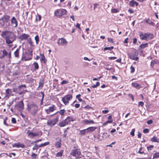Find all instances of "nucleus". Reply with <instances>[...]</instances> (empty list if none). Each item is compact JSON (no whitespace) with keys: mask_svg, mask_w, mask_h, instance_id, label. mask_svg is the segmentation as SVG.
I'll use <instances>...</instances> for the list:
<instances>
[{"mask_svg":"<svg viewBox=\"0 0 159 159\" xmlns=\"http://www.w3.org/2000/svg\"><path fill=\"white\" fill-rule=\"evenodd\" d=\"M1 35L5 39L7 45L12 43L16 39V37L14 33L8 30L2 31Z\"/></svg>","mask_w":159,"mask_h":159,"instance_id":"1","label":"nucleus"},{"mask_svg":"<svg viewBox=\"0 0 159 159\" xmlns=\"http://www.w3.org/2000/svg\"><path fill=\"white\" fill-rule=\"evenodd\" d=\"M27 109L32 115L34 116L38 111V107L35 104L31 103L28 105Z\"/></svg>","mask_w":159,"mask_h":159,"instance_id":"2","label":"nucleus"},{"mask_svg":"<svg viewBox=\"0 0 159 159\" xmlns=\"http://www.w3.org/2000/svg\"><path fill=\"white\" fill-rule=\"evenodd\" d=\"M10 18V16L6 15L4 16L1 19H0V21L1 22L0 23L2 26L5 28H7L8 26H9L10 25V24L8 23V24H7V23L9 20Z\"/></svg>","mask_w":159,"mask_h":159,"instance_id":"3","label":"nucleus"},{"mask_svg":"<svg viewBox=\"0 0 159 159\" xmlns=\"http://www.w3.org/2000/svg\"><path fill=\"white\" fill-rule=\"evenodd\" d=\"M74 148L75 149L72 150L70 153L71 155L75 157L76 158H80L81 156V152L80 149L77 148V147L75 146Z\"/></svg>","mask_w":159,"mask_h":159,"instance_id":"4","label":"nucleus"},{"mask_svg":"<svg viewBox=\"0 0 159 159\" xmlns=\"http://www.w3.org/2000/svg\"><path fill=\"white\" fill-rule=\"evenodd\" d=\"M140 37L142 40L148 41L152 39L153 35L150 34L141 33L139 35Z\"/></svg>","mask_w":159,"mask_h":159,"instance_id":"5","label":"nucleus"},{"mask_svg":"<svg viewBox=\"0 0 159 159\" xmlns=\"http://www.w3.org/2000/svg\"><path fill=\"white\" fill-rule=\"evenodd\" d=\"M58 120L59 116H57L52 119L48 120L47 123V125L51 127H52L57 124L58 122Z\"/></svg>","mask_w":159,"mask_h":159,"instance_id":"6","label":"nucleus"},{"mask_svg":"<svg viewBox=\"0 0 159 159\" xmlns=\"http://www.w3.org/2000/svg\"><path fill=\"white\" fill-rule=\"evenodd\" d=\"M67 11L64 9H59L56 10L54 14L56 16L60 17L66 13Z\"/></svg>","mask_w":159,"mask_h":159,"instance_id":"7","label":"nucleus"},{"mask_svg":"<svg viewBox=\"0 0 159 159\" xmlns=\"http://www.w3.org/2000/svg\"><path fill=\"white\" fill-rule=\"evenodd\" d=\"M72 98V96L71 94H68L62 98V101L64 104L66 105L69 103V101Z\"/></svg>","mask_w":159,"mask_h":159,"instance_id":"8","label":"nucleus"},{"mask_svg":"<svg viewBox=\"0 0 159 159\" xmlns=\"http://www.w3.org/2000/svg\"><path fill=\"white\" fill-rule=\"evenodd\" d=\"M11 25L14 28H16L18 25L17 21L14 16L12 17L11 20Z\"/></svg>","mask_w":159,"mask_h":159,"instance_id":"9","label":"nucleus"},{"mask_svg":"<svg viewBox=\"0 0 159 159\" xmlns=\"http://www.w3.org/2000/svg\"><path fill=\"white\" fill-rule=\"evenodd\" d=\"M67 43V42L66 39L63 38L59 39L57 41V44L59 45H66Z\"/></svg>","mask_w":159,"mask_h":159,"instance_id":"10","label":"nucleus"},{"mask_svg":"<svg viewBox=\"0 0 159 159\" xmlns=\"http://www.w3.org/2000/svg\"><path fill=\"white\" fill-rule=\"evenodd\" d=\"M18 110L20 111L24 109V103L22 101L19 102L16 106Z\"/></svg>","mask_w":159,"mask_h":159,"instance_id":"11","label":"nucleus"},{"mask_svg":"<svg viewBox=\"0 0 159 159\" xmlns=\"http://www.w3.org/2000/svg\"><path fill=\"white\" fill-rule=\"evenodd\" d=\"M44 80L43 78L39 79V86L37 89L38 90L42 89L43 88L44 85Z\"/></svg>","mask_w":159,"mask_h":159,"instance_id":"12","label":"nucleus"},{"mask_svg":"<svg viewBox=\"0 0 159 159\" xmlns=\"http://www.w3.org/2000/svg\"><path fill=\"white\" fill-rule=\"evenodd\" d=\"M29 36V35L28 34H23L21 35L18 38L21 40L27 39Z\"/></svg>","mask_w":159,"mask_h":159,"instance_id":"13","label":"nucleus"},{"mask_svg":"<svg viewBox=\"0 0 159 159\" xmlns=\"http://www.w3.org/2000/svg\"><path fill=\"white\" fill-rule=\"evenodd\" d=\"M12 90L11 89H7L5 90V98L9 97L11 94Z\"/></svg>","mask_w":159,"mask_h":159,"instance_id":"14","label":"nucleus"},{"mask_svg":"<svg viewBox=\"0 0 159 159\" xmlns=\"http://www.w3.org/2000/svg\"><path fill=\"white\" fill-rule=\"evenodd\" d=\"M28 135L30 137H33L38 136L39 133H33L32 132H30V130H28L27 132Z\"/></svg>","mask_w":159,"mask_h":159,"instance_id":"15","label":"nucleus"},{"mask_svg":"<svg viewBox=\"0 0 159 159\" xmlns=\"http://www.w3.org/2000/svg\"><path fill=\"white\" fill-rule=\"evenodd\" d=\"M65 120L68 125L70 121H74L75 120V119L72 117L68 116Z\"/></svg>","mask_w":159,"mask_h":159,"instance_id":"16","label":"nucleus"},{"mask_svg":"<svg viewBox=\"0 0 159 159\" xmlns=\"http://www.w3.org/2000/svg\"><path fill=\"white\" fill-rule=\"evenodd\" d=\"M13 147H15L16 148H24L25 147V145L23 144H21L20 143H15L13 146Z\"/></svg>","mask_w":159,"mask_h":159,"instance_id":"17","label":"nucleus"},{"mask_svg":"<svg viewBox=\"0 0 159 159\" xmlns=\"http://www.w3.org/2000/svg\"><path fill=\"white\" fill-rule=\"evenodd\" d=\"M108 118L109 119H110V120H108L106 122L104 123L103 124V126H106L107 125L108 123H111L113 121V120L112 119V116L111 115L110 116H108Z\"/></svg>","mask_w":159,"mask_h":159,"instance_id":"18","label":"nucleus"},{"mask_svg":"<svg viewBox=\"0 0 159 159\" xmlns=\"http://www.w3.org/2000/svg\"><path fill=\"white\" fill-rule=\"evenodd\" d=\"M83 122L84 124L85 125L95 123V122L93 120H84Z\"/></svg>","mask_w":159,"mask_h":159,"instance_id":"19","label":"nucleus"},{"mask_svg":"<svg viewBox=\"0 0 159 159\" xmlns=\"http://www.w3.org/2000/svg\"><path fill=\"white\" fill-rule=\"evenodd\" d=\"M130 5L132 7H134L135 6H137L138 5V3L133 0L129 2Z\"/></svg>","mask_w":159,"mask_h":159,"instance_id":"20","label":"nucleus"},{"mask_svg":"<svg viewBox=\"0 0 159 159\" xmlns=\"http://www.w3.org/2000/svg\"><path fill=\"white\" fill-rule=\"evenodd\" d=\"M97 129V127L92 126L89 127L87 128V131L88 133L94 131Z\"/></svg>","mask_w":159,"mask_h":159,"instance_id":"21","label":"nucleus"},{"mask_svg":"<svg viewBox=\"0 0 159 159\" xmlns=\"http://www.w3.org/2000/svg\"><path fill=\"white\" fill-rule=\"evenodd\" d=\"M132 85L134 87L138 89L141 88V85L139 84L136 83H133L132 84Z\"/></svg>","mask_w":159,"mask_h":159,"instance_id":"22","label":"nucleus"},{"mask_svg":"<svg viewBox=\"0 0 159 159\" xmlns=\"http://www.w3.org/2000/svg\"><path fill=\"white\" fill-rule=\"evenodd\" d=\"M67 124L66 123V122L64 120L62 121L61 122H60L58 124V125L61 127H64Z\"/></svg>","mask_w":159,"mask_h":159,"instance_id":"23","label":"nucleus"},{"mask_svg":"<svg viewBox=\"0 0 159 159\" xmlns=\"http://www.w3.org/2000/svg\"><path fill=\"white\" fill-rule=\"evenodd\" d=\"M129 57L132 60H134L136 61H137L139 59V57H136V56L135 54L134 55H130L129 56Z\"/></svg>","mask_w":159,"mask_h":159,"instance_id":"24","label":"nucleus"},{"mask_svg":"<svg viewBox=\"0 0 159 159\" xmlns=\"http://www.w3.org/2000/svg\"><path fill=\"white\" fill-rule=\"evenodd\" d=\"M27 42L29 43L31 47H34V46L33 44V42L32 41L31 38H28L27 39Z\"/></svg>","mask_w":159,"mask_h":159,"instance_id":"25","label":"nucleus"},{"mask_svg":"<svg viewBox=\"0 0 159 159\" xmlns=\"http://www.w3.org/2000/svg\"><path fill=\"white\" fill-rule=\"evenodd\" d=\"M61 140L60 139L56 142L55 146L57 148H60L61 147Z\"/></svg>","mask_w":159,"mask_h":159,"instance_id":"26","label":"nucleus"},{"mask_svg":"<svg viewBox=\"0 0 159 159\" xmlns=\"http://www.w3.org/2000/svg\"><path fill=\"white\" fill-rule=\"evenodd\" d=\"M148 46V44L147 43L142 44L139 46V48H140L144 49L147 47Z\"/></svg>","mask_w":159,"mask_h":159,"instance_id":"27","label":"nucleus"},{"mask_svg":"<svg viewBox=\"0 0 159 159\" xmlns=\"http://www.w3.org/2000/svg\"><path fill=\"white\" fill-rule=\"evenodd\" d=\"M151 140L152 142H155L157 143H158L159 139L156 136H154L153 138L151 139Z\"/></svg>","mask_w":159,"mask_h":159,"instance_id":"28","label":"nucleus"},{"mask_svg":"<svg viewBox=\"0 0 159 159\" xmlns=\"http://www.w3.org/2000/svg\"><path fill=\"white\" fill-rule=\"evenodd\" d=\"M87 129L81 130L80 131V134L81 135H84L86 133H88Z\"/></svg>","mask_w":159,"mask_h":159,"instance_id":"29","label":"nucleus"},{"mask_svg":"<svg viewBox=\"0 0 159 159\" xmlns=\"http://www.w3.org/2000/svg\"><path fill=\"white\" fill-rule=\"evenodd\" d=\"M48 109L51 112H52L56 109V107L54 105H53L52 107H49Z\"/></svg>","mask_w":159,"mask_h":159,"instance_id":"30","label":"nucleus"},{"mask_svg":"<svg viewBox=\"0 0 159 159\" xmlns=\"http://www.w3.org/2000/svg\"><path fill=\"white\" fill-rule=\"evenodd\" d=\"M19 49H17L14 52V55L16 57H18L19 56Z\"/></svg>","mask_w":159,"mask_h":159,"instance_id":"31","label":"nucleus"},{"mask_svg":"<svg viewBox=\"0 0 159 159\" xmlns=\"http://www.w3.org/2000/svg\"><path fill=\"white\" fill-rule=\"evenodd\" d=\"M34 39L36 44H37L39 41V36L38 35H36L34 37Z\"/></svg>","mask_w":159,"mask_h":159,"instance_id":"32","label":"nucleus"},{"mask_svg":"<svg viewBox=\"0 0 159 159\" xmlns=\"http://www.w3.org/2000/svg\"><path fill=\"white\" fill-rule=\"evenodd\" d=\"M33 65H34V67L35 70H37L39 69V66L38 64V63L37 62H34V63H33Z\"/></svg>","mask_w":159,"mask_h":159,"instance_id":"33","label":"nucleus"},{"mask_svg":"<svg viewBox=\"0 0 159 159\" xmlns=\"http://www.w3.org/2000/svg\"><path fill=\"white\" fill-rule=\"evenodd\" d=\"M26 88V86L25 84H23L19 86L18 88L20 91H21V90L24 89L23 88Z\"/></svg>","mask_w":159,"mask_h":159,"instance_id":"34","label":"nucleus"},{"mask_svg":"<svg viewBox=\"0 0 159 159\" xmlns=\"http://www.w3.org/2000/svg\"><path fill=\"white\" fill-rule=\"evenodd\" d=\"M65 111V109H62L58 111V112L59 113L61 116H64Z\"/></svg>","mask_w":159,"mask_h":159,"instance_id":"35","label":"nucleus"},{"mask_svg":"<svg viewBox=\"0 0 159 159\" xmlns=\"http://www.w3.org/2000/svg\"><path fill=\"white\" fill-rule=\"evenodd\" d=\"M49 144V142H45L44 143H42L39 145V147H42L44 146H46L48 145Z\"/></svg>","mask_w":159,"mask_h":159,"instance_id":"36","label":"nucleus"},{"mask_svg":"<svg viewBox=\"0 0 159 159\" xmlns=\"http://www.w3.org/2000/svg\"><path fill=\"white\" fill-rule=\"evenodd\" d=\"M2 57H4L7 56L8 53L5 49L3 50L2 51Z\"/></svg>","mask_w":159,"mask_h":159,"instance_id":"37","label":"nucleus"},{"mask_svg":"<svg viewBox=\"0 0 159 159\" xmlns=\"http://www.w3.org/2000/svg\"><path fill=\"white\" fill-rule=\"evenodd\" d=\"M62 153H63V152H58L56 154V157H61L62 156Z\"/></svg>","mask_w":159,"mask_h":159,"instance_id":"38","label":"nucleus"},{"mask_svg":"<svg viewBox=\"0 0 159 159\" xmlns=\"http://www.w3.org/2000/svg\"><path fill=\"white\" fill-rule=\"evenodd\" d=\"M159 157V152L155 153L153 155V158H158Z\"/></svg>","mask_w":159,"mask_h":159,"instance_id":"39","label":"nucleus"},{"mask_svg":"<svg viewBox=\"0 0 159 159\" xmlns=\"http://www.w3.org/2000/svg\"><path fill=\"white\" fill-rule=\"evenodd\" d=\"M113 48L114 47L113 46H111L109 47H105L104 48V50H111L113 49Z\"/></svg>","mask_w":159,"mask_h":159,"instance_id":"40","label":"nucleus"},{"mask_svg":"<svg viewBox=\"0 0 159 159\" xmlns=\"http://www.w3.org/2000/svg\"><path fill=\"white\" fill-rule=\"evenodd\" d=\"M100 85V83L98 82H97L96 83V84L92 85L91 86V87L95 88H96L97 86H99Z\"/></svg>","mask_w":159,"mask_h":159,"instance_id":"41","label":"nucleus"},{"mask_svg":"<svg viewBox=\"0 0 159 159\" xmlns=\"http://www.w3.org/2000/svg\"><path fill=\"white\" fill-rule=\"evenodd\" d=\"M39 145H38L37 144H35L33 148V150H36L38 149L39 148H40Z\"/></svg>","mask_w":159,"mask_h":159,"instance_id":"42","label":"nucleus"},{"mask_svg":"<svg viewBox=\"0 0 159 159\" xmlns=\"http://www.w3.org/2000/svg\"><path fill=\"white\" fill-rule=\"evenodd\" d=\"M118 11V10L115 8L111 10V12L112 13H116Z\"/></svg>","mask_w":159,"mask_h":159,"instance_id":"43","label":"nucleus"},{"mask_svg":"<svg viewBox=\"0 0 159 159\" xmlns=\"http://www.w3.org/2000/svg\"><path fill=\"white\" fill-rule=\"evenodd\" d=\"M135 129H133L132 130V131L130 132V134L132 136H134V132Z\"/></svg>","mask_w":159,"mask_h":159,"instance_id":"44","label":"nucleus"},{"mask_svg":"<svg viewBox=\"0 0 159 159\" xmlns=\"http://www.w3.org/2000/svg\"><path fill=\"white\" fill-rule=\"evenodd\" d=\"M40 93L42 95V98L41 100V102H43V99L44 97V93L43 92H41Z\"/></svg>","mask_w":159,"mask_h":159,"instance_id":"45","label":"nucleus"},{"mask_svg":"<svg viewBox=\"0 0 159 159\" xmlns=\"http://www.w3.org/2000/svg\"><path fill=\"white\" fill-rule=\"evenodd\" d=\"M131 72L132 73H133L135 71L134 68L132 66H131L130 67Z\"/></svg>","mask_w":159,"mask_h":159,"instance_id":"46","label":"nucleus"},{"mask_svg":"<svg viewBox=\"0 0 159 159\" xmlns=\"http://www.w3.org/2000/svg\"><path fill=\"white\" fill-rule=\"evenodd\" d=\"M107 40H108V42H109L111 43H113V39H112L111 38H108Z\"/></svg>","mask_w":159,"mask_h":159,"instance_id":"47","label":"nucleus"},{"mask_svg":"<svg viewBox=\"0 0 159 159\" xmlns=\"http://www.w3.org/2000/svg\"><path fill=\"white\" fill-rule=\"evenodd\" d=\"M145 21L146 23L149 25H150L152 23V22L149 21V19L146 20Z\"/></svg>","mask_w":159,"mask_h":159,"instance_id":"48","label":"nucleus"},{"mask_svg":"<svg viewBox=\"0 0 159 159\" xmlns=\"http://www.w3.org/2000/svg\"><path fill=\"white\" fill-rule=\"evenodd\" d=\"M144 103L142 101L140 102H139V106H140L141 107H142L144 105Z\"/></svg>","mask_w":159,"mask_h":159,"instance_id":"49","label":"nucleus"},{"mask_svg":"<svg viewBox=\"0 0 159 159\" xmlns=\"http://www.w3.org/2000/svg\"><path fill=\"white\" fill-rule=\"evenodd\" d=\"M22 60L23 61H26L27 60H30L31 59V58H28V59H27L25 57H22Z\"/></svg>","mask_w":159,"mask_h":159,"instance_id":"50","label":"nucleus"},{"mask_svg":"<svg viewBox=\"0 0 159 159\" xmlns=\"http://www.w3.org/2000/svg\"><path fill=\"white\" fill-rule=\"evenodd\" d=\"M149 129H145L143 130V132L144 133H148L149 132Z\"/></svg>","mask_w":159,"mask_h":159,"instance_id":"51","label":"nucleus"},{"mask_svg":"<svg viewBox=\"0 0 159 159\" xmlns=\"http://www.w3.org/2000/svg\"><path fill=\"white\" fill-rule=\"evenodd\" d=\"M11 122L12 123H13L14 124L16 123V121L15 118H12Z\"/></svg>","mask_w":159,"mask_h":159,"instance_id":"52","label":"nucleus"},{"mask_svg":"<svg viewBox=\"0 0 159 159\" xmlns=\"http://www.w3.org/2000/svg\"><path fill=\"white\" fill-rule=\"evenodd\" d=\"M68 81L65 80H63L61 82V84H68Z\"/></svg>","mask_w":159,"mask_h":159,"instance_id":"53","label":"nucleus"},{"mask_svg":"<svg viewBox=\"0 0 159 159\" xmlns=\"http://www.w3.org/2000/svg\"><path fill=\"white\" fill-rule=\"evenodd\" d=\"M40 60L41 62H43L44 63H45L46 62L45 57L43 58H41Z\"/></svg>","mask_w":159,"mask_h":159,"instance_id":"54","label":"nucleus"},{"mask_svg":"<svg viewBox=\"0 0 159 159\" xmlns=\"http://www.w3.org/2000/svg\"><path fill=\"white\" fill-rule=\"evenodd\" d=\"M152 122H153V121H152V120H148L147 121V124H149V125L151 124L152 123Z\"/></svg>","mask_w":159,"mask_h":159,"instance_id":"55","label":"nucleus"},{"mask_svg":"<svg viewBox=\"0 0 159 159\" xmlns=\"http://www.w3.org/2000/svg\"><path fill=\"white\" fill-rule=\"evenodd\" d=\"M99 4H95L93 5L94 7H93V9L95 10V8L97 7L98 6Z\"/></svg>","mask_w":159,"mask_h":159,"instance_id":"56","label":"nucleus"},{"mask_svg":"<svg viewBox=\"0 0 159 159\" xmlns=\"http://www.w3.org/2000/svg\"><path fill=\"white\" fill-rule=\"evenodd\" d=\"M36 155L34 153H33L31 155V157L33 158H35Z\"/></svg>","mask_w":159,"mask_h":159,"instance_id":"57","label":"nucleus"},{"mask_svg":"<svg viewBox=\"0 0 159 159\" xmlns=\"http://www.w3.org/2000/svg\"><path fill=\"white\" fill-rule=\"evenodd\" d=\"M142 149V147H141L139 148V150L138 152V153H140V154H141L144 153V152H141V150Z\"/></svg>","mask_w":159,"mask_h":159,"instance_id":"58","label":"nucleus"},{"mask_svg":"<svg viewBox=\"0 0 159 159\" xmlns=\"http://www.w3.org/2000/svg\"><path fill=\"white\" fill-rule=\"evenodd\" d=\"M38 20L37 18H36V20L40 21L41 20V16L40 15H38Z\"/></svg>","mask_w":159,"mask_h":159,"instance_id":"59","label":"nucleus"},{"mask_svg":"<svg viewBox=\"0 0 159 159\" xmlns=\"http://www.w3.org/2000/svg\"><path fill=\"white\" fill-rule=\"evenodd\" d=\"M109 112V110H103L102 111V112L103 114H106L108 113Z\"/></svg>","mask_w":159,"mask_h":159,"instance_id":"60","label":"nucleus"},{"mask_svg":"<svg viewBox=\"0 0 159 159\" xmlns=\"http://www.w3.org/2000/svg\"><path fill=\"white\" fill-rule=\"evenodd\" d=\"M7 56H8V57L10 59L11 58V52H10L8 54Z\"/></svg>","mask_w":159,"mask_h":159,"instance_id":"61","label":"nucleus"},{"mask_svg":"<svg viewBox=\"0 0 159 159\" xmlns=\"http://www.w3.org/2000/svg\"><path fill=\"white\" fill-rule=\"evenodd\" d=\"M24 89L21 90V91L19 90L18 93L20 94H21L24 93Z\"/></svg>","mask_w":159,"mask_h":159,"instance_id":"62","label":"nucleus"},{"mask_svg":"<svg viewBox=\"0 0 159 159\" xmlns=\"http://www.w3.org/2000/svg\"><path fill=\"white\" fill-rule=\"evenodd\" d=\"M109 58L110 60H115L116 58V57H109Z\"/></svg>","mask_w":159,"mask_h":159,"instance_id":"63","label":"nucleus"},{"mask_svg":"<svg viewBox=\"0 0 159 159\" xmlns=\"http://www.w3.org/2000/svg\"><path fill=\"white\" fill-rule=\"evenodd\" d=\"M45 111L47 112V113L48 114H49L51 112L48 109H46Z\"/></svg>","mask_w":159,"mask_h":159,"instance_id":"64","label":"nucleus"}]
</instances>
